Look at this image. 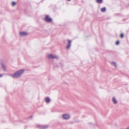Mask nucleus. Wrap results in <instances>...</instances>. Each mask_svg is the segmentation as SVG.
I'll list each match as a JSON object with an SVG mask.
<instances>
[{"label":"nucleus","mask_w":129,"mask_h":129,"mask_svg":"<svg viewBox=\"0 0 129 129\" xmlns=\"http://www.w3.org/2000/svg\"><path fill=\"white\" fill-rule=\"evenodd\" d=\"M25 70L21 69L17 71L13 74H11L10 76L13 78H17L21 77L23 73Z\"/></svg>","instance_id":"obj_1"},{"label":"nucleus","mask_w":129,"mask_h":129,"mask_svg":"<svg viewBox=\"0 0 129 129\" xmlns=\"http://www.w3.org/2000/svg\"><path fill=\"white\" fill-rule=\"evenodd\" d=\"M71 117L70 115L67 113H65L62 115V119L64 120H68Z\"/></svg>","instance_id":"obj_2"},{"label":"nucleus","mask_w":129,"mask_h":129,"mask_svg":"<svg viewBox=\"0 0 129 129\" xmlns=\"http://www.w3.org/2000/svg\"><path fill=\"white\" fill-rule=\"evenodd\" d=\"M37 126L38 128L46 129L49 127V125H40L38 124L37 125Z\"/></svg>","instance_id":"obj_3"},{"label":"nucleus","mask_w":129,"mask_h":129,"mask_svg":"<svg viewBox=\"0 0 129 129\" xmlns=\"http://www.w3.org/2000/svg\"><path fill=\"white\" fill-rule=\"evenodd\" d=\"M28 33L25 31H21L19 33V36L21 37H24L27 36Z\"/></svg>","instance_id":"obj_4"},{"label":"nucleus","mask_w":129,"mask_h":129,"mask_svg":"<svg viewBox=\"0 0 129 129\" xmlns=\"http://www.w3.org/2000/svg\"><path fill=\"white\" fill-rule=\"evenodd\" d=\"M47 57L48 58L50 59H52L54 58L57 59L58 58V57L56 55L52 54H50L48 55Z\"/></svg>","instance_id":"obj_5"},{"label":"nucleus","mask_w":129,"mask_h":129,"mask_svg":"<svg viewBox=\"0 0 129 129\" xmlns=\"http://www.w3.org/2000/svg\"><path fill=\"white\" fill-rule=\"evenodd\" d=\"M44 20L46 22H49L52 21V19L48 15H46L44 18Z\"/></svg>","instance_id":"obj_6"},{"label":"nucleus","mask_w":129,"mask_h":129,"mask_svg":"<svg viewBox=\"0 0 129 129\" xmlns=\"http://www.w3.org/2000/svg\"><path fill=\"white\" fill-rule=\"evenodd\" d=\"M1 68L4 71H7L5 65L2 63H1Z\"/></svg>","instance_id":"obj_7"},{"label":"nucleus","mask_w":129,"mask_h":129,"mask_svg":"<svg viewBox=\"0 0 129 129\" xmlns=\"http://www.w3.org/2000/svg\"><path fill=\"white\" fill-rule=\"evenodd\" d=\"M68 44L67 46V48H69L71 45V41L70 40H68Z\"/></svg>","instance_id":"obj_8"},{"label":"nucleus","mask_w":129,"mask_h":129,"mask_svg":"<svg viewBox=\"0 0 129 129\" xmlns=\"http://www.w3.org/2000/svg\"><path fill=\"white\" fill-rule=\"evenodd\" d=\"M112 102L114 104H116L117 103V101L116 98L114 97H113L112 100Z\"/></svg>","instance_id":"obj_9"},{"label":"nucleus","mask_w":129,"mask_h":129,"mask_svg":"<svg viewBox=\"0 0 129 129\" xmlns=\"http://www.w3.org/2000/svg\"><path fill=\"white\" fill-rule=\"evenodd\" d=\"M45 102L47 103H49L50 101V98L48 97H46L45 99Z\"/></svg>","instance_id":"obj_10"},{"label":"nucleus","mask_w":129,"mask_h":129,"mask_svg":"<svg viewBox=\"0 0 129 129\" xmlns=\"http://www.w3.org/2000/svg\"><path fill=\"white\" fill-rule=\"evenodd\" d=\"M101 11L102 12H104L106 11V9L105 7H103L101 9Z\"/></svg>","instance_id":"obj_11"},{"label":"nucleus","mask_w":129,"mask_h":129,"mask_svg":"<svg viewBox=\"0 0 129 129\" xmlns=\"http://www.w3.org/2000/svg\"><path fill=\"white\" fill-rule=\"evenodd\" d=\"M111 64L114 66L115 68H116L117 67V66L116 65V63L114 62H111Z\"/></svg>","instance_id":"obj_12"},{"label":"nucleus","mask_w":129,"mask_h":129,"mask_svg":"<svg viewBox=\"0 0 129 129\" xmlns=\"http://www.w3.org/2000/svg\"><path fill=\"white\" fill-rule=\"evenodd\" d=\"M16 3L14 2H12L11 3V5L12 6H14L16 5Z\"/></svg>","instance_id":"obj_13"},{"label":"nucleus","mask_w":129,"mask_h":129,"mask_svg":"<svg viewBox=\"0 0 129 129\" xmlns=\"http://www.w3.org/2000/svg\"><path fill=\"white\" fill-rule=\"evenodd\" d=\"M103 1V0H96V2L98 3L99 4L101 3Z\"/></svg>","instance_id":"obj_14"},{"label":"nucleus","mask_w":129,"mask_h":129,"mask_svg":"<svg viewBox=\"0 0 129 129\" xmlns=\"http://www.w3.org/2000/svg\"><path fill=\"white\" fill-rule=\"evenodd\" d=\"M124 35L123 34H121L120 36V37L121 38H122L123 37Z\"/></svg>","instance_id":"obj_15"},{"label":"nucleus","mask_w":129,"mask_h":129,"mask_svg":"<svg viewBox=\"0 0 129 129\" xmlns=\"http://www.w3.org/2000/svg\"><path fill=\"white\" fill-rule=\"evenodd\" d=\"M119 44V42L118 41H117L116 43V45H118Z\"/></svg>","instance_id":"obj_16"},{"label":"nucleus","mask_w":129,"mask_h":129,"mask_svg":"<svg viewBox=\"0 0 129 129\" xmlns=\"http://www.w3.org/2000/svg\"><path fill=\"white\" fill-rule=\"evenodd\" d=\"M3 75L2 74H0V77L1 78L2 77Z\"/></svg>","instance_id":"obj_17"},{"label":"nucleus","mask_w":129,"mask_h":129,"mask_svg":"<svg viewBox=\"0 0 129 129\" xmlns=\"http://www.w3.org/2000/svg\"><path fill=\"white\" fill-rule=\"evenodd\" d=\"M33 116H30L29 117V118H33Z\"/></svg>","instance_id":"obj_18"},{"label":"nucleus","mask_w":129,"mask_h":129,"mask_svg":"<svg viewBox=\"0 0 129 129\" xmlns=\"http://www.w3.org/2000/svg\"><path fill=\"white\" fill-rule=\"evenodd\" d=\"M67 1H70L71 0H67Z\"/></svg>","instance_id":"obj_19"}]
</instances>
